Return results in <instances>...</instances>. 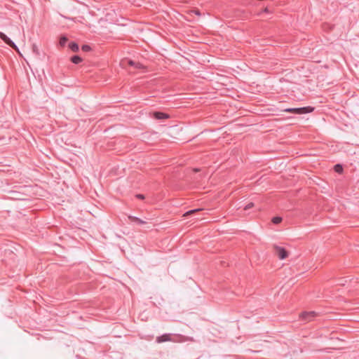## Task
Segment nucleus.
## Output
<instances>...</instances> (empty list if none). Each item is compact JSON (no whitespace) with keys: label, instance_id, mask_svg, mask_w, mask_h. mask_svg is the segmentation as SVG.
I'll return each instance as SVG.
<instances>
[{"label":"nucleus","instance_id":"15","mask_svg":"<svg viewBox=\"0 0 359 359\" xmlns=\"http://www.w3.org/2000/svg\"><path fill=\"white\" fill-rule=\"evenodd\" d=\"M302 318H304V319H307L309 318L310 316H313V313H302L301 315Z\"/></svg>","mask_w":359,"mask_h":359},{"label":"nucleus","instance_id":"19","mask_svg":"<svg viewBox=\"0 0 359 359\" xmlns=\"http://www.w3.org/2000/svg\"><path fill=\"white\" fill-rule=\"evenodd\" d=\"M137 197L140 198H144V196L142 195H138Z\"/></svg>","mask_w":359,"mask_h":359},{"label":"nucleus","instance_id":"3","mask_svg":"<svg viewBox=\"0 0 359 359\" xmlns=\"http://www.w3.org/2000/svg\"><path fill=\"white\" fill-rule=\"evenodd\" d=\"M273 250L276 255L280 259H285L288 257V252L285 248L276 245L273 247Z\"/></svg>","mask_w":359,"mask_h":359},{"label":"nucleus","instance_id":"16","mask_svg":"<svg viewBox=\"0 0 359 359\" xmlns=\"http://www.w3.org/2000/svg\"><path fill=\"white\" fill-rule=\"evenodd\" d=\"M82 50L87 52L90 50V47L88 45H83L81 47Z\"/></svg>","mask_w":359,"mask_h":359},{"label":"nucleus","instance_id":"9","mask_svg":"<svg viewBox=\"0 0 359 359\" xmlns=\"http://www.w3.org/2000/svg\"><path fill=\"white\" fill-rule=\"evenodd\" d=\"M67 38L66 36L60 37V42H59L60 46H62V47L65 46L66 43H67Z\"/></svg>","mask_w":359,"mask_h":359},{"label":"nucleus","instance_id":"6","mask_svg":"<svg viewBox=\"0 0 359 359\" xmlns=\"http://www.w3.org/2000/svg\"><path fill=\"white\" fill-rule=\"evenodd\" d=\"M154 116L156 119H163V118H168V115L164 113L161 112H155L154 113Z\"/></svg>","mask_w":359,"mask_h":359},{"label":"nucleus","instance_id":"13","mask_svg":"<svg viewBox=\"0 0 359 359\" xmlns=\"http://www.w3.org/2000/svg\"><path fill=\"white\" fill-rule=\"evenodd\" d=\"M33 53H34L36 55H39V50L36 44H33L32 47Z\"/></svg>","mask_w":359,"mask_h":359},{"label":"nucleus","instance_id":"10","mask_svg":"<svg viewBox=\"0 0 359 359\" xmlns=\"http://www.w3.org/2000/svg\"><path fill=\"white\" fill-rule=\"evenodd\" d=\"M334 170L335 172H337L338 173H341L342 171H343V168H342V166L341 165L337 164V165H334Z\"/></svg>","mask_w":359,"mask_h":359},{"label":"nucleus","instance_id":"7","mask_svg":"<svg viewBox=\"0 0 359 359\" xmlns=\"http://www.w3.org/2000/svg\"><path fill=\"white\" fill-rule=\"evenodd\" d=\"M69 48L74 51V52H77L79 50V45L75 43V42H71L69 44Z\"/></svg>","mask_w":359,"mask_h":359},{"label":"nucleus","instance_id":"18","mask_svg":"<svg viewBox=\"0 0 359 359\" xmlns=\"http://www.w3.org/2000/svg\"><path fill=\"white\" fill-rule=\"evenodd\" d=\"M263 12H264V13H270V12H269V9H268V8H265L263 10Z\"/></svg>","mask_w":359,"mask_h":359},{"label":"nucleus","instance_id":"8","mask_svg":"<svg viewBox=\"0 0 359 359\" xmlns=\"http://www.w3.org/2000/svg\"><path fill=\"white\" fill-rule=\"evenodd\" d=\"M71 61L74 64H79L82 61V59L79 55H74L72 57Z\"/></svg>","mask_w":359,"mask_h":359},{"label":"nucleus","instance_id":"4","mask_svg":"<svg viewBox=\"0 0 359 359\" xmlns=\"http://www.w3.org/2000/svg\"><path fill=\"white\" fill-rule=\"evenodd\" d=\"M0 38L9 46L12 47L15 50H18L17 46L10 39V38L1 32H0Z\"/></svg>","mask_w":359,"mask_h":359},{"label":"nucleus","instance_id":"17","mask_svg":"<svg viewBox=\"0 0 359 359\" xmlns=\"http://www.w3.org/2000/svg\"><path fill=\"white\" fill-rule=\"evenodd\" d=\"M254 207V203H249L248 205H246L244 208V210H249L252 208Z\"/></svg>","mask_w":359,"mask_h":359},{"label":"nucleus","instance_id":"2","mask_svg":"<svg viewBox=\"0 0 359 359\" xmlns=\"http://www.w3.org/2000/svg\"><path fill=\"white\" fill-rule=\"evenodd\" d=\"M314 108L311 107H300V108H288L284 109V111L285 112H290L294 113L296 114H304L311 113L313 111Z\"/></svg>","mask_w":359,"mask_h":359},{"label":"nucleus","instance_id":"12","mask_svg":"<svg viewBox=\"0 0 359 359\" xmlns=\"http://www.w3.org/2000/svg\"><path fill=\"white\" fill-rule=\"evenodd\" d=\"M199 210H201V209H196V210H192L188 211L183 215V217H187L188 215H191L194 214V212H196Z\"/></svg>","mask_w":359,"mask_h":359},{"label":"nucleus","instance_id":"11","mask_svg":"<svg viewBox=\"0 0 359 359\" xmlns=\"http://www.w3.org/2000/svg\"><path fill=\"white\" fill-rule=\"evenodd\" d=\"M129 219H131L132 221L133 222H136L139 224H144L145 222L144 221H142V219L137 218V217H132V216H130L129 217Z\"/></svg>","mask_w":359,"mask_h":359},{"label":"nucleus","instance_id":"1","mask_svg":"<svg viewBox=\"0 0 359 359\" xmlns=\"http://www.w3.org/2000/svg\"><path fill=\"white\" fill-rule=\"evenodd\" d=\"M126 63L131 67V69H129L130 74L144 73L147 72V67L139 62L127 60L122 61L121 65L126 67Z\"/></svg>","mask_w":359,"mask_h":359},{"label":"nucleus","instance_id":"14","mask_svg":"<svg viewBox=\"0 0 359 359\" xmlns=\"http://www.w3.org/2000/svg\"><path fill=\"white\" fill-rule=\"evenodd\" d=\"M281 221L282 218L280 217H275L272 219V222L276 224L280 223Z\"/></svg>","mask_w":359,"mask_h":359},{"label":"nucleus","instance_id":"5","mask_svg":"<svg viewBox=\"0 0 359 359\" xmlns=\"http://www.w3.org/2000/svg\"><path fill=\"white\" fill-rule=\"evenodd\" d=\"M171 339H170V334H163L161 337H158L156 338V341L158 343H162V342H165V341H170Z\"/></svg>","mask_w":359,"mask_h":359}]
</instances>
